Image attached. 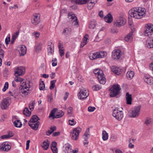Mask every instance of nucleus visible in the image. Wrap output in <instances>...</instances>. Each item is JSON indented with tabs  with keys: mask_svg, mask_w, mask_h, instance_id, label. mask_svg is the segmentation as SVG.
<instances>
[{
	"mask_svg": "<svg viewBox=\"0 0 153 153\" xmlns=\"http://www.w3.org/2000/svg\"><path fill=\"white\" fill-rule=\"evenodd\" d=\"M146 27V30L144 33V35L146 36L151 35L153 32V25L149 24L147 25Z\"/></svg>",
	"mask_w": 153,
	"mask_h": 153,
	"instance_id": "nucleus-11",
	"label": "nucleus"
},
{
	"mask_svg": "<svg viewBox=\"0 0 153 153\" xmlns=\"http://www.w3.org/2000/svg\"><path fill=\"white\" fill-rule=\"evenodd\" d=\"M56 145L57 143L56 142H53L51 145V148H52V147H56Z\"/></svg>",
	"mask_w": 153,
	"mask_h": 153,
	"instance_id": "nucleus-62",
	"label": "nucleus"
},
{
	"mask_svg": "<svg viewBox=\"0 0 153 153\" xmlns=\"http://www.w3.org/2000/svg\"><path fill=\"white\" fill-rule=\"evenodd\" d=\"M9 105V100L7 98L4 99L1 103V108L2 109H6Z\"/></svg>",
	"mask_w": 153,
	"mask_h": 153,
	"instance_id": "nucleus-16",
	"label": "nucleus"
},
{
	"mask_svg": "<svg viewBox=\"0 0 153 153\" xmlns=\"http://www.w3.org/2000/svg\"><path fill=\"white\" fill-rule=\"evenodd\" d=\"M151 121L150 120V119H147L145 122V123L146 125H148L151 122Z\"/></svg>",
	"mask_w": 153,
	"mask_h": 153,
	"instance_id": "nucleus-63",
	"label": "nucleus"
},
{
	"mask_svg": "<svg viewBox=\"0 0 153 153\" xmlns=\"http://www.w3.org/2000/svg\"><path fill=\"white\" fill-rule=\"evenodd\" d=\"M23 113L26 116L29 117L31 114V112L29 111L27 108H25L23 111Z\"/></svg>",
	"mask_w": 153,
	"mask_h": 153,
	"instance_id": "nucleus-36",
	"label": "nucleus"
},
{
	"mask_svg": "<svg viewBox=\"0 0 153 153\" xmlns=\"http://www.w3.org/2000/svg\"><path fill=\"white\" fill-rule=\"evenodd\" d=\"M120 89L121 88H120V86L119 85H113L112 87L110 89V96L111 97H114L116 96L119 94Z\"/></svg>",
	"mask_w": 153,
	"mask_h": 153,
	"instance_id": "nucleus-5",
	"label": "nucleus"
},
{
	"mask_svg": "<svg viewBox=\"0 0 153 153\" xmlns=\"http://www.w3.org/2000/svg\"><path fill=\"white\" fill-rule=\"evenodd\" d=\"M101 88V86L99 85H94L92 87V89L93 91H97L99 90Z\"/></svg>",
	"mask_w": 153,
	"mask_h": 153,
	"instance_id": "nucleus-46",
	"label": "nucleus"
},
{
	"mask_svg": "<svg viewBox=\"0 0 153 153\" xmlns=\"http://www.w3.org/2000/svg\"><path fill=\"white\" fill-rule=\"evenodd\" d=\"M35 105V101H31L29 104V107L30 109L33 111L34 108V105Z\"/></svg>",
	"mask_w": 153,
	"mask_h": 153,
	"instance_id": "nucleus-40",
	"label": "nucleus"
},
{
	"mask_svg": "<svg viewBox=\"0 0 153 153\" xmlns=\"http://www.w3.org/2000/svg\"><path fill=\"white\" fill-rule=\"evenodd\" d=\"M20 56H24L27 53V48L26 47L22 45L20 47Z\"/></svg>",
	"mask_w": 153,
	"mask_h": 153,
	"instance_id": "nucleus-20",
	"label": "nucleus"
},
{
	"mask_svg": "<svg viewBox=\"0 0 153 153\" xmlns=\"http://www.w3.org/2000/svg\"><path fill=\"white\" fill-rule=\"evenodd\" d=\"M93 0H74L73 1L74 2L77 4H85L87 2H88V3H91V4L94 5L97 2V1H96L95 2V1H92Z\"/></svg>",
	"mask_w": 153,
	"mask_h": 153,
	"instance_id": "nucleus-13",
	"label": "nucleus"
},
{
	"mask_svg": "<svg viewBox=\"0 0 153 153\" xmlns=\"http://www.w3.org/2000/svg\"><path fill=\"white\" fill-rule=\"evenodd\" d=\"M50 142L48 140L43 141L41 146L44 150H47L49 148L50 145Z\"/></svg>",
	"mask_w": 153,
	"mask_h": 153,
	"instance_id": "nucleus-26",
	"label": "nucleus"
},
{
	"mask_svg": "<svg viewBox=\"0 0 153 153\" xmlns=\"http://www.w3.org/2000/svg\"><path fill=\"white\" fill-rule=\"evenodd\" d=\"M94 6V4H91V3H88V8L89 10L92 9Z\"/></svg>",
	"mask_w": 153,
	"mask_h": 153,
	"instance_id": "nucleus-60",
	"label": "nucleus"
},
{
	"mask_svg": "<svg viewBox=\"0 0 153 153\" xmlns=\"http://www.w3.org/2000/svg\"><path fill=\"white\" fill-rule=\"evenodd\" d=\"M89 59L91 60L99 59V58L97 52L90 54L89 56Z\"/></svg>",
	"mask_w": 153,
	"mask_h": 153,
	"instance_id": "nucleus-29",
	"label": "nucleus"
},
{
	"mask_svg": "<svg viewBox=\"0 0 153 153\" xmlns=\"http://www.w3.org/2000/svg\"><path fill=\"white\" fill-rule=\"evenodd\" d=\"M90 136L89 128H88L87 129L83 135V138L84 140V145H85V144H88V140L89 137Z\"/></svg>",
	"mask_w": 153,
	"mask_h": 153,
	"instance_id": "nucleus-17",
	"label": "nucleus"
},
{
	"mask_svg": "<svg viewBox=\"0 0 153 153\" xmlns=\"http://www.w3.org/2000/svg\"><path fill=\"white\" fill-rule=\"evenodd\" d=\"M64 112L62 111H60L58 112L56 115V118H59L61 117L64 115Z\"/></svg>",
	"mask_w": 153,
	"mask_h": 153,
	"instance_id": "nucleus-43",
	"label": "nucleus"
},
{
	"mask_svg": "<svg viewBox=\"0 0 153 153\" xmlns=\"http://www.w3.org/2000/svg\"><path fill=\"white\" fill-rule=\"evenodd\" d=\"M53 153H57L58 149L56 147H52L51 148Z\"/></svg>",
	"mask_w": 153,
	"mask_h": 153,
	"instance_id": "nucleus-58",
	"label": "nucleus"
},
{
	"mask_svg": "<svg viewBox=\"0 0 153 153\" xmlns=\"http://www.w3.org/2000/svg\"><path fill=\"white\" fill-rule=\"evenodd\" d=\"M95 109V108L94 107H89L88 108V110L89 112H92L94 111Z\"/></svg>",
	"mask_w": 153,
	"mask_h": 153,
	"instance_id": "nucleus-59",
	"label": "nucleus"
},
{
	"mask_svg": "<svg viewBox=\"0 0 153 153\" xmlns=\"http://www.w3.org/2000/svg\"><path fill=\"white\" fill-rule=\"evenodd\" d=\"M8 93L9 94H10L12 96H14V97H16V96H18V93H16L15 92H14L13 93H12L11 91H10L8 92Z\"/></svg>",
	"mask_w": 153,
	"mask_h": 153,
	"instance_id": "nucleus-55",
	"label": "nucleus"
},
{
	"mask_svg": "<svg viewBox=\"0 0 153 153\" xmlns=\"http://www.w3.org/2000/svg\"><path fill=\"white\" fill-rule=\"evenodd\" d=\"M72 22L73 25L77 27L79 26V24L78 23V20L77 18L75 19Z\"/></svg>",
	"mask_w": 153,
	"mask_h": 153,
	"instance_id": "nucleus-47",
	"label": "nucleus"
},
{
	"mask_svg": "<svg viewBox=\"0 0 153 153\" xmlns=\"http://www.w3.org/2000/svg\"><path fill=\"white\" fill-rule=\"evenodd\" d=\"M104 19L105 22L108 23H111L113 20V18L110 13H108L106 16L104 17Z\"/></svg>",
	"mask_w": 153,
	"mask_h": 153,
	"instance_id": "nucleus-25",
	"label": "nucleus"
},
{
	"mask_svg": "<svg viewBox=\"0 0 153 153\" xmlns=\"http://www.w3.org/2000/svg\"><path fill=\"white\" fill-rule=\"evenodd\" d=\"M134 73L133 71H129L127 72L126 74V76L129 79H132L134 77Z\"/></svg>",
	"mask_w": 153,
	"mask_h": 153,
	"instance_id": "nucleus-34",
	"label": "nucleus"
},
{
	"mask_svg": "<svg viewBox=\"0 0 153 153\" xmlns=\"http://www.w3.org/2000/svg\"><path fill=\"white\" fill-rule=\"evenodd\" d=\"M11 148V145L8 142L3 143L0 146V149L1 151L7 152Z\"/></svg>",
	"mask_w": 153,
	"mask_h": 153,
	"instance_id": "nucleus-14",
	"label": "nucleus"
},
{
	"mask_svg": "<svg viewBox=\"0 0 153 153\" xmlns=\"http://www.w3.org/2000/svg\"><path fill=\"white\" fill-rule=\"evenodd\" d=\"M29 83V82L26 83L25 80L20 77V94L22 93V96L25 97L28 95V89L30 88Z\"/></svg>",
	"mask_w": 153,
	"mask_h": 153,
	"instance_id": "nucleus-2",
	"label": "nucleus"
},
{
	"mask_svg": "<svg viewBox=\"0 0 153 153\" xmlns=\"http://www.w3.org/2000/svg\"><path fill=\"white\" fill-rule=\"evenodd\" d=\"M146 46L149 48H153V38L149 37L147 39Z\"/></svg>",
	"mask_w": 153,
	"mask_h": 153,
	"instance_id": "nucleus-18",
	"label": "nucleus"
},
{
	"mask_svg": "<svg viewBox=\"0 0 153 153\" xmlns=\"http://www.w3.org/2000/svg\"><path fill=\"white\" fill-rule=\"evenodd\" d=\"M40 15L39 14H35L33 15L32 18V22L34 25L38 24L40 22Z\"/></svg>",
	"mask_w": 153,
	"mask_h": 153,
	"instance_id": "nucleus-15",
	"label": "nucleus"
},
{
	"mask_svg": "<svg viewBox=\"0 0 153 153\" xmlns=\"http://www.w3.org/2000/svg\"><path fill=\"white\" fill-rule=\"evenodd\" d=\"M149 68L152 71L153 74V63H151L149 65Z\"/></svg>",
	"mask_w": 153,
	"mask_h": 153,
	"instance_id": "nucleus-64",
	"label": "nucleus"
},
{
	"mask_svg": "<svg viewBox=\"0 0 153 153\" xmlns=\"http://www.w3.org/2000/svg\"><path fill=\"white\" fill-rule=\"evenodd\" d=\"M26 68L25 66H20V76L24 75L25 73Z\"/></svg>",
	"mask_w": 153,
	"mask_h": 153,
	"instance_id": "nucleus-32",
	"label": "nucleus"
},
{
	"mask_svg": "<svg viewBox=\"0 0 153 153\" xmlns=\"http://www.w3.org/2000/svg\"><path fill=\"white\" fill-rule=\"evenodd\" d=\"M96 22L95 20L91 21L89 25V27L90 29H94L96 26Z\"/></svg>",
	"mask_w": 153,
	"mask_h": 153,
	"instance_id": "nucleus-37",
	"label": "nucleus"
},
{
	"mask_svg": "<svg viewBox=\"0 0 153 153\" xmlns=\"http://www.w3.org/2000/svg\"><path fill=\"white\" fill-rule=\"evenodd\" d=\"M10 40V37H7L5 39V42L6 44H8L9 43Z\"/></svg>",
	"mask_w": 153,
	"mask_h": 153,
	"instance_id": "nucleus-61",
	"label": "nucleus"
},
{
	"mask_svg": "<svg viewBox=\"0 0 153 153\" xmlns=\"http://www.w3.org/2000/svg\"><path fill=\"white\" fill-rule=\"evenodd\" d=\"M19 35V32H17L16 33H14L12 37V39L13 40H16L17 36Z\"/></svg>",
	"mask_w": 153,
	"mask_h": 153,
	"instance_id": "nucleus-56",
	"label": "nucleus"
},
{
	"mask_svg": "<svg viewBox=\"0 0 153 153\" xmlns=\"http://www.w3.org/2000/svg\"><path fill=\"white\" fill-rule=\"evenodd\" d=\"M54 48L53 46L48 45V54H52L54 52Z\"/></svg>",
	"mask_w": 153,
	"mask_h": 153,
	"instance_id": "nucleus-39",
	"label": "nucleus"
},
{
	"mask_svg": "<svg viewBox=\"0 0 153 153\" xmlns=\"http://www.w3.org/2000/svg\"><path fill=\"white\" fill-rule=\"evenodd\" d=\"M81 130V128L80 127L74 128L70 134L71 138L74 140H77L78 138L79 134Z\"/></svg>",
	"mask_w": 153,
	"mask_h": 153,
	"instance_id": "nucleus-8",
	"label": "nucleus"
},
{
	"mask_svg": "<svg viewBox=\"0 0 153 153\" xmlns=\"http://www.w3.org/2000/svg\"><path fill=\"white\" fill-rule=\"evenodd\" d=\"M68 122L69 125L71 126L74 125L76 123V121H75L73 119L72 120H69Z\"/></svg>",
	"mask_w": 153,
	"mask_h": 153,
	"instance_id": "nucleus-49",
	"label": "nucleus"
},
{
	"mask_svg": "<svg viewBox=\"0 0 153 153\" xmlns=\"http://www.w3.org/2000/svg\"><path fill=\"white\" fill-rule=\"evenodd\" d=\"M56 109L54 108L52 110L50 114L49 117H52L53 119L56 118V115H55L54 114L56 111Z\"/></svg>",
	"mask_w": 153,
	"mask_h": 153,
	"instance_id": "nucleus-42",
	"label": "nucleus"
},
{
	"mask_svg": "<svg viewBox=\"0 0 153 153\" xmlns=\"http://www.w3.org/2000/svg\"><path fill=\"white\" fill-rule=\"evenodd\" d=\"M123 54V53L120 49H116L112 53V57L114 60L119 59Z\"/></svg>",
	"mask_w": 153,
	"mask_h": 153,
	"instance_id": "nucleus-9",
	"label": "nucleus"
},
{
	"mask_svg": "<svg viewBox=\"0 0 153 153\" xmlns=\"http://www.w3.org/2000/svg\"><path fill=\"white\" fill-rule=\"evenodd\" d=\"M144 80L148 84L151 85L153 83V78L149 75H146L144 76Z\"/></svg>",
	"mask_w": 153,
	"mask_h": 153,
	"instance_id": "nucleus-22",
	"label": "nucleus"
},
{
	"mask_svg": "<svg viewBox=\"0 0 153 153\" xmlns=\"http://www.w3.org/2000/svg\"><path fill=\"white\" fill-rule=\"evenodd\" d=\"M52 65L55 66L56 65L57 63V60L56 58L53 59L52 61Z\"/></svg>",
	"mask_w": 153,
	"mask_h": 153,
	"instance_id": "nucleus-51",
	"label": "nucleus"
},
{
	"mask_svg": "<svg viewBox=\"0 0 153 153\" xmlns=\"http://www.w3.org/2000/svg\"><path fill=\"white\" fill-rule=\"evenodd\" d=\"M8 70L7 68H5L4 69L3 74L4 76H6L8 74Z\"/></svg>",
	"mask_w": 153,
	"mask_h": 153,
	"instance_id": "nucleus-57",
	"label": "nucleus"
},
{
	"mask_svg": "<svg viewBox=\"0 0 153 153\" xmlns=\"http://www.w3.org/2000/svg\"><path fill=\"white\" fill-rule=\"evenodd\" d=\"M141 106L138 105L129 110L128 112L129 116L132 118L137 117L139 115Z\"/></svg>",
	"mask_w": 153,
	"mask_h": 153,
	"instance_id": "nucleus-4",
	"label": "nucleus"
},
{
	"mask_svg": "<svg viewBox=\"0 0 153 153\" xmlns=\"http://www.w3.org/2000/svg\"><path fill=\"white\" fill-rule=\"evenodd\" d=\"M71 146L70 144H68L65 145V153H73L72 151Z\"/></svg>",
	"mask_w": 153,
	"mask_h": 153,
	"instance_id": "nucleus-28",
	"label": "nucleus"
},
{
	"mask_svg": "<svg viewBox=\"0 0 153 153\" xmlns=\"http://www.w3.org/2000/svg\"><path fill=\"white\" fill-rule=\"evenodd\" d=\"M68 17L70 21L71 22L74 20L76 18H77L75 16V15L71 12H70L68 13Z\"/></svg>",
	"mask_w": 153,
	"mask_h": 153,
	"instance_id": "nucleus-30",
	"label": "nucleus"
},
{
	"mask_svg": "<svg viewBox=\"0 0 153 153\" xmlns=\"http://www.w3.org/2000/svg\"><path fill=\"white\" fill-rule=\"evenodd\" d=\"M146 10L145 9L141 7H134L129 12L130 16L136 19H140L145 16Z\"/></svg>",
	"mask_w": 153,
	"mask_h": 153,
	"instance_id": "nucleus-1",
	"label": "nucleus"
},
{
	"mask_svg": "<svg viewBox=\"0 0 153 153\" xmlns=\"http://www.w3.org/2000/svg\"><path fill=\"white\" fill-rule=\"evenodd\" d=\"M56 81V80H54L51 81V85L50 87V88L51 89H52L54 88Z\"/></svg>",
	"mask_w": 153,
	"mask_h": 153,
	"instance_id": "nucleus-48",
	"label": "nucleus"
},
{
	"mask_svg": "<svg viewBox=\"0 0 153 153\" xmlns=\"http://www.w3.org/2000/svg\"><path fill=\"white\" fill-rule=\"evenodd\" d=\"M134 30L133 31H132L125 37L124 39L126 42H130L133 39L132 35Z\"/></svg>",
	"mask_w": 153,
	"mask_h": 153,
	"instance_id": "nucleus-23",
	"label": "nucleus"
},
{
	"mask_svg": "<svg viewBox=\"0 0 153 153\" xmlns=\"http://www.w3.org/2000/svg\"><path fill=\"white\" fill-rule=\"evenodd\" d=\"M42 45L40 44L37 45L36 47V51L37 52H40L41 50Z\"/></svg>",
	"mask_w": 153,
	"mask_h": 153,
	"instance_id": "nucleus-45",
	"label": "nucleus"
},
{
	"mask_svg": "<svg viewBox=\"0 0 153 153\" xmlns=\"http://www.w3.org/2000/svg\"><path fill=\"white\" fill-rule=\"evenodd\" d=\"M73 108L72 107H69L68 108V112L67 115L72 114V113Z\"/></svg>",
	"mask_w": 153,
	"mask_h": 153,
	"instance_id": "nucleus-52",
	"label": "nucleus"
},
{
	"mask_svg": "<svg viewBox=\"0 0 153 153\" xmlns=\"http://www.w3.org/2000/svg\"><path fill=\"white\" fill-rule=\"evenodd\" d=\"M12 121L13 122V125L14 126L16 127H19V126H18V123L19 122V120H18L16 116H14L13 117L12 120Z\"/></svg>",
	"mask_w": 153,
	"mask_h": 153,
	"instance_id": "nucleus-35",
	"label": "nucleus"
},
{
	"mask_svg": "<svg viewBox=\"0 0 153 153\" xmlns=\"http://www.w3.org/2000/svg\"><path fill=\"white\" fill-rule=\"evenodd\" d=\"M108 138V134L105 131H103L102 133V138L103 140H107Z\"/></svg>",
	"mask_w": 153,
	"mask_h": 153,
	"instance_id": "nucleus-38",
	"label": "nucleus"
},
{
	"mask_svg": "<svg viewBox=\"0 0 153 153\" xmlns=\"http://www.w3.org/2000/svg\"><path fill=\"white\" fill-rule=\"evenodd\" d=\"M8 82H6L5 83L4 87L2 89L3 91H5L8 88Z\"/></svg>",
	"mask_w": 153,
	"mask_h": 153,
	"instance_id": "nucleus-53",
	"label": "nucleus"
},
{
	"mask_svg": "<svg viewBox=\"0 0 153 153\" xmlns=\"http://www.w3.org/2000/svg\"><path fill=\"white\" fill-rule=\"evenodd\" d=\"M71 32V29L70 28H65L62 32V33H65V34H70Z\"/></svg>",
	"mask_w": 153,
	"mask_h": 153,
	"instance_id": "nucleus-44",
	"label": "nucleus"
},
{
	"mask_svg": "<svg viewBox=\"0 0 153 153\" xmlns=\"http://www.w3.org/2000/svg\"><path fill=\"white\" fill-rule=\"evenodd\" d=\"M40 124V122L33 123L32 122L31 123L30 122H28L29 126H30L34 130H36L38 129Z\"/></svg>",
	"mask_w": 153,
	"mask_h": 153,
	"instance_id": "nucleus-19",
	"label": "nucleus"
},
{
	"mask_svg": "<svg viewBox=\"0 0 153 153\" xmlns=\"http://www.w3.org/2000/svg\"><path fill=\"white\" fill-rule=\"evenodd\" d=\"M19 67H18L17 69H15V73L14 76H15L14 80L12 82V85L14 87H16L18 85L19 82Z\"/></svg>",
	"mask_w": 153,
	"mask_h": 153,
	"instance_id": "nucleus-7",
	"label": "nucleus"
},
{
	"mask_svg": "<svg viewBox=\"0 0 153 153\" xmlns=\"http://www.w3.org/2000/svg\"><path fill=\"white\" fill-rule=\"evenodd\" d=\"M97 52L99 58H104L107 55V53L105 51H101Z\"/></svg>",
	"mask_w": 153,
	"mask_h": 153,
	"instance_id": "nucleus-33",
	"label": "nucleus"
},
{
	"mask_svg": "<svg viewBox=\"0 0 153 153\" xmlns=\"http://www.w3.org/2000/svg\"><path fill=\"white\" fill-rule=\"evenodd\" d=\"M40 35V33L38 32H35L32 33L33 36H34L36 39H37L38 38Z\"/></svg>",
	"mask_w": 153,
	"mask_h": 153,
	"instance_id": "nucleus-50",
	"label": "nucleus"
},
{
	"mask_svg": "<svg viewBox=\"0 0 153 153\" xmlns=\"http://www.w3.org/2000/svg\"><path fill=\"white\" fill-rule=\"evenodd\" d=\"M126 23L125 19L122 17H118L114 19L113 22L114 26L116 27H120L123 26Z\"/></svg>",
	"mask_w": 153,
	"mask_h": 153,
	"instance_id": "nucleus-6",
	"label": "nucleus"
},
{
	"mask_svg": "<svg viewBox=\"0 0 153 153\" xmlns=\"http://www.w3.org/2000/svg\"><path fill=\"white\" fill-rule=\"evenodd\" d=\"M126 99L127 104L128 105H131V101L132 100L131 95L129 94L128 92H127L126 93Z\"/></svg>",
	"mask_w": 153,
	"mask_h": 153,
	"instance_id": "nucleus-27",
	"label": "nucleus"
},
{
	"mask_svg": "<svg viewBox=\"0 0 153 153\" xmlns=\"http://www.w3.org/2000/svg\"><path fill=\"white\" fill-rule=\"evenodd\" d=\"M88 91L85 89H81L78 95V98L80 99H86L88 96Z\"/></svg>",
	"mask_w": 153,
	"mask_h": 153,
	"instance_id": "nucleus-12",
	"label": "nucleus"
},
{
	"mask_svg": "<svg viewBox=\"0 0 153 153\" xmlns=\"http://www.w3.org/2000/svg\"><path fill=\"white\" fill-rule=\"evenodd\" d=\"M94 73L97 75V77L99 82L101 84H104L106 80L103 71L99 69H97L94 70Z\"/></svg>",
	"mask_w": 153,
	"mask_h": 153,
	"instance_id": "nucleus-3",
	"label": "nucleus"
},
{
	"mask_svg": "<svg viewBox=\"0 0 153 153\" xmlns=\"http://www.w3.org/2000/svg\"><path fill=\"white\" fill-rule=\"evenodd\" d=\"M111 69L112 72L117 75H119L122 72L121 69L114 66L111 67Z\"/></svg>",
	"mask_w": 153,
	"mask_h": 153,
	"instance_id": "nucleus-21",
	"label": "nucleus"
},
{
	"mask_svg": "<svg viewBox=\"0 0 153 153\" xmlns=\"http://www.w3.org/2000/svg\"><path fill=\"white\" fill-rule=\"evenodd\" d=\"M113 116L118 120H120L123 117V114L121 111H119L118 109L113 110Z\"/></svg>",
	"mask_w": 153,
	"mask_h": 153,
	"instance_id": "nucleus-10",
	"label": "nucleus"
},
{
	"mask_svg": "<svg viewBox=\"0 0 153 153\" xmlns=\"http://www.w3.org/2000/svg\"><path fill=\"white\" fill-rule=\"evenodd\" d=\"M39 89L40 90L44 91L45 89V86L44 82L42 81L39 83Z\"/></svg>",
	"mask_w": 153,
	"mask_h": 153,
	"instance_id": "nucleus-41",
	"label": "nucleus"
},
{
	"mask_svg": "<svg viewBox=\"0 0 153 153\" xmlns=\"http://www.w3.org/2000/svg\"><path fill=\"white\" fill-rule=\"evenodd\" d=\"M40 119L39 118L37 115H33L31 117L30 120L29 122H30L31 123L33 122V123L35 122H39L38 121Z\"/></svg>",
	"mask_w": 153,
	"mask_h": 153,
	"instance_id": "nucleus-31",
	"label": "nucleus"
},
{
	"mask_svg": "<svg viewBox=\"0 0 153 153\" xmlns=\"http://www.w3.org/2000/svg\"><path fill=\"white\" fill-rule=\"evenodd\" d=\"M58 48H59V51L60 56L62 57L64 55V49L62 45H61V43L59 42L58 43Z\"/></svg>",
	"mask_w": 153,
	"mask_h": 153,
	"instance_id": "nucleus-24",
	"label": "nucleus"
},
{
	"mask_svg": "<svg viewBox=\"0 0 153 153\" xmlns=\"http://www.w3.org/2000/svg\"><path fill=\"white\" fill-rule=\"evenodd\" d=\"M88 35L87 34H86L84 37V38L82 42L85 43L87 44L88 42L87 40L88 39Z\"/></svg>",
	"mask_w": 153,
	"mask_h": 153,
	"instance_id": "nucleus-54",
	"label": "nucleus"
}]
</instances>
